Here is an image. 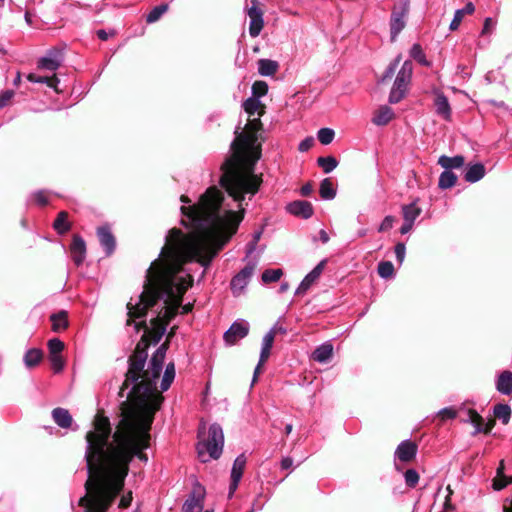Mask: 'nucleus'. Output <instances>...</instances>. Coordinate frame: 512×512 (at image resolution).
I'll return each mask as SVG.
<instances>
[{"mask_svg": "<svg viewBox=\"0 0 512 512\" xmlns=\"http://www.w3.org/2000/svg\"><path fill=\"white\" fill-rule=\"evenodd\" d=\"M261 127L260 119L254 118L248 120L243 131L236 130L231 142L233 153L221 165L220 185L238 203L239 212L225 202L223 192L215 186L209 187L196 204L181 207V223L191 231L186 235L175 228L169 231L158 259L147 269L143 291L127 303L126 324L133 323L135 332L148 329V309L152 313L151 326L161 336L180 307L183 314L192 310L191 303L181 304L193 283L183 265L197 261L206 268L237 232L245 213L242 202L246 196L251 200L263 182L262 176L254 173L261 156L257 144Z\"/></svg>", "mask_w": 512, "mask_h": 512, "instance_id": "obj_1", "label": "nucleus"}, {"mask_svg": "<svg viewBox=\"0 0 512 512\" xmlns=\"http://www.w3.org/2000/svg\"><path fill=\"white\" fill-rule=\"evenodd\" d=\"M167 351L165 344L153 353L148 368L144 370L148 357L147 346L137 344L129 357L126 379L119 392L126 396L121 418L111 437L109 419L97 417L94 430L86 435V468L88 479L86 495L79 504L86 512H106L122 491L129 464L133 457L143 462L148 457L142 451L149 446L152 415L160 408L163 397L157 392V381L161 375Z\"/></svg>", "mask_w": 512, "mask_h": 512, "instance_id": "obj_2", "label": "nucleus"}, {"mask_svg": "<svg viewBox=\"0 0 512 512\" xmlns=\"http://www.w3.org/2000/svg\"><path fill=\"white\" fill-rule=\"evenodd\" d=\"M224 434L221 426L217 423L210 425L208 437L206 440L199 441L197 452L201 462H207L210 459H218L223 451Z\"/></svg>", "mask_w": 512, "mask_h": 512, "instance_id": "obj_3", "label": "nucleus"}, {"mask_svg": "<svg viewBox=\"0 0 512 512\" xmlns=\"http://www.w3.org/2000/svg\"><path fill=\"white\" fill-rule=\"evenodd\" d=\"M412 74L413 64L410 60H406L398 71L389 93L388 101L390 104H397L405 97L412 79Z\"/></svg>", "mask_w": 512, "mask_h": 512, "instance_id": "obj_4", "label": "nucleus"}, {"mask_svg": "<svg viewBox=\"0 0 512 512\" xmlns=\"http://www.w3.org/2000/svg\"><path fill=\"white\" fill-rule=\"evenodd\" d=\"M410 1L411 0H398V3L392 8L389 21L392 42L396 41L398 35L406 26L410 11Z\"/></svg>", "mask_w": 512, "mask_h": 512, "instance_id": "obj_5", "label": "nucleus"}, {"mask_svg": "<svg viewBox=\"0 0 512 512\" xmlns=\"http://www.w3.org/2000/svg\"><path fill=\"white\" fill-rule=\"evenodd\" d=\"M257 266V260H249L231 280L230 287L233 295L238 296L248 285L254 270Z\"/></svg>", "mask_w": 512, "mask_h": 512, "instance_id": "obj_6", "label": "nucleus"}, {"mask_svg": "<svg viewBox=\"0 0 512 512\" xmlns=\"http://www.w3.org/2000/svg\"><path fill=\"white\" fill-rule=\"evenodd\" d=\"M418 446L409 439L403 440L396 448L394 453L395 468L400 471L398 461L408 463L412 461L417 454Z\"/></svg>", "mask_w": 512, "mask_h": 512, "instance_id": "obj_7", "label": "nucleus"}, {"mask_svg": "<svg viewBox=\"0 0 512 512\" xmlns=\"http://www.w3.org/2000/svg\"><path fill=\"white\" fill-rule=\"evenodd\" d=\"M205 489L200 484L194 486L188 498L185 500L183 512H202L204 507Z\"/></svg>", "mask_w": 512, "mask_h": 512, "instance_id": "obj_8", "label": "nucleus"}, {"mask_svg": "<svg viewBox=\"0 0 512 512\" xmlns=\"http://www.w3.org/2000/svg\"><path fill=\"white\" fill-rule=\"evenodd\" d=\"M247 463V458L244 453L238 455L236 459L233 462L232 469H231V482L229 485V498L233 496L235 491L238 488V485L241 481V478L243 476V472L245 469Z\"/></svg>", "mask_w": 512, "mask_h": 512, "instance_id": "obj_9", "label": "nucleus"}, {"mask_svg": "<svg viewBox=\"0 0 512 512\" xmlns=\"http://www.w3.org/2000/svg\"><path fill=\"white\" fill-rule=\"evenodd\" d=\"M249 332V323L245 320L235 321L230 328L224 333V341L233 345L238 340L243 339Z\"/></svg>", "mask_w": 512, "mask_h": 512, "instance_id": "obj_10", "label": "nucleus"}, {"mask_svg": "<svg viewBox=\"0 0 512 512\" xmlns=\"http://www.w3.org/2000/svg\"><path fill=\"white\" fill-rule=\"evenodd\" d=\"M327 263L326 259L321 260L301 281L295 291V295L305 294L312 284L320 277Z\"/></svg>", "mask_w": 512, "mask_h": 512, "instance_id": "obj_11", "label": "nucleus"}, {"mask_svg": "<svg viewBox=\"0 0 512 512\" xmlns=\"http://www.w3.org/2000/svg\"><path fill=\"white\" fill-rule=\"evenodd\" d=\"M62 61L63 55L61 51L53 49L50 50L46 56L38 60L37 66L39 69L55 71L60 67Z\"/></svg>", "mask_w": 512, "mask_h": 512, "instance_id": "obj_12", "label": "nucleus"}, {"mask_svg": "<svg viewBox=\"0 0 512 512\" xmlns=\"http://www.w3.org/2000/svg\"><path fill=\"white\" fill-rule=\"evenodd\" d=\"M287 211L297 217L309 219L314 213L313 206L310 202L304 200H296L287 205Z\"/></svg>", "mask_w": 512, "mask_h": 512, "instance_id": "obj_13", "label": "nucleus"}, {"mask_svg": "<svg viewBox=\"0 0 512 512\" xmlns=\"http://www.w3.org/2000/svg\"><path fill=\"white\" fill-rule=\"evenodd\" d=\"M97 236L100 245L105 250L106 256H110L116 247L115 237L108 226H101L97 229Z\"/></svg>", "mask_w": 512, "mask_h": 512, "instance_id": "obj_14", "label": "nucleus"}, {"mask_svg": "<svg viewBox=\"0 0 512 512\" xmlns=\"http://www.w3.org/2000/svg\"><path fill=\"white\" fill-rule=\"evenodd\" d=\"M71 257L76 266H80L86 257V244L79 235H74L70 247Z\"/></svg>", "mask_w": 512, "mask_h": 512, "instance_id": "obj_15", "label": "nucleus"}, {"mask_svg": "<svg viewBox=\"0 0 512 512\" xmlns=\"http://www.w3.org/2000/svg\"><path fill=\"white\" fill-rule=\"evenodd\" d=\"M435 99L434 106L437 115L442 117L444 120H450L451 118V107L448 98L444 93L438 89L434 90Z\"/></svg>", "mask_w": 512, "mask_h": 512, "instance_id": "obj_16", "label": "nucleus"}, {"mask_svg": "<svg viewBox=\"0 0 512 512\" xmlns=\"http://www.w3.org/2000/svg\"><path fill=\"white\" fill-rule=\"evenodd\" d=\"M496 390L502 395H512V372L505 370L501 372L495 381Z\"/></svg>", "mask_w": 512, "mask_h": 512, "instance_id": "obj_17", "label": "nucleus"}, {"mask_svg": "<svg viewBox=\"0 0 512 512\" xmlns=\"http://www.w3.org/2000/svg\"><path fill=\"white\" fill-rule=\"evenodd\" d=\"M486 174L485 167L482 163L468 165L464 174V179L469 183L480 181Z\"/></svg>", "mask_w": 512, "mask_h": 512, "instance_id": "obj_18", "label": "nucleus"}, {"mask_svg": "<svg viewBox=\"0 0 512 512\" xmlns=\"http://www.w3.org/2000/svg\"><path fill=\"white\" fill-rule=\"evenodd\" d=\"M332 355L333 345L330 342H325L314 350L312 357L318 363H327L332 358Z\"/></svg>", "mask_w": 512, "mask_h": 512, "instance_id": "obj_19", "label": "nucleus"}, {"mask_svg": "<svg viewBox=\"0 0 512 512\" xmlns=\"http://www.w3.org/2000/svg\"><path fill=\"white\" fill-rule=\"evenodd\" d=\"M394 117V111L387 105L381 106L372 118L373 124L377 126L387 125Z\"/></svg>", "mask_w": 512, "mask_h": 512, "instance_id": "obj_20", "label": "nucleus"}, {"mask_svg": "<svg viewBox=\"0 0 512 512\" xmlns=\"http://www.w3.org/2000/svg\"><path fill=\"white\" fill-rule=\"evenodd\" d=\"M52 418L54 422L61 428H69L73 422L71 414L67 409L64 408L53 409Z\"/></svg>", "mask_w": 512, "mask_h": 512, "instance_id": "obj_21", "label": "nucleus"}, {"mask_svg": "<svg viewBox=\"0 0 512 512\" xmlns=\"http://www.w3.org/2000/svg\"><path fill=\"white\" fill-rule=\"evenodd\" d=\"M257 64L258 73L265 77L273 76L279 69L278 62L270 59H260Z\"/></svg>", "mask_w": 512, "mask_h": 512, "instance_id": "obj_22", "label": "nucleus"}, {"mask_svg": "<svg viewBox=\"0 0 512 512\" xmlns=\"http://www.w3.org/2000/svg\"><path fill=\"white\" fill-rule=\"evenodd\" d=\"M417 201L418 200H415L410 204L402 206V215L404 221L415 223V220L420 216L422 209L417 206Z\"/></svg>", "mask_w": 512, "mask_h": 512, "instance_id": "obj_23", "label": "nucleus"}, {"mask_svg": "<svg viewBox=\"0 0 512 512\" xmlns=\"http://www.w3.org/2000/svg\"><path fill=\"white\" fill-rule=\"evenodd\" d=\"M464 157L461 155H457L454 157H449L446 155H442L438 159V164L443 167L445 170H450L453 168H460L464 165Z\"/></svg>", "mask_w": 512, "mask_h": 512, "instance_id": "obj_24", "label": "nucleus"}, {"mask_svg": "<svg viewBox=\"0 0 512 512\" xmlns=\"http://www.w3.org/2000/svg\"><path fill=\"white\" fill-rule=\"evenodd\" d=\"M475 10V7L472 2H468L464 8L458 9L455 11L454 17L450 23V30L455 31L459 28L461 21L465 14H472Z\"/></svg>", "mask_w": 512, "mask_h": 512, "instance_id": "obj_25", "label": "nucleus"}, {"mask_svg": "<svg viewBox=\"0 0 512 512\" xmlns=\"http://www.w3.org/2000/svg\"><path fill=\"white\" fill-rule=\"evenodd\" d=\"M43 358V352L38 348H31L26 351L23 357L24 364L27 368L36 367Z\"/></svg>", "mask_w": 512, "mask_h": 512, "instance_id": "obj_26", "label": "nucleus"}, {"mask_svg": "<svg viewBox=\"0 0 512 512\" xmlns=\"http://www.w3.org/2000/svg\"><path fill=\"white\" fill-rule=\"evenodd\" d=\"M469 421L475 427L476 433H488L490 431V427L484 423V419L474 410H469L468 412Z\"/></svg>", "mask_w": 512, "mask_h": 512, "instance_id": "obj_27", "label": "nucleus"}, {"mask_svg": "<svg viewBox=\"0 0 512 512\" xmlns=\"http://www.w3.org/2000/svg\"><path fill=\"white\" fill-rule=\"evenodd\" d=\"M174 378H175V366H174V363L170 362L166 365V368H165V371H164V374H163V377H162V380H161V383H160V388H161V391H167L172 382L174 381Z\"/></svg>", "mask_w": 512, "mask_h": 512, "instance_id": "obj_28", "label": "nucleus"}, {"mask_svg": "<svg viewBox=\"0 0 512 512\" xmlns=\"http://www.w3.org/2000/svg\"><path fill=\"white\" fill-rule=\"evenodd\" d=\"M457 182V176L450 170H444L439 177L438 186L440 189H449Z\"/></svg>", "mask_w": 512, "mask_h": 512, "instance_id": "obj_29", "label": "nucleus"}, {"mask_svg": "<svg viewBox=\"0 0 512 512\" xmlns=\"http://www.w3.org/2000/svg\"><path fill=\"white\" fill-rule=\"evenodd\" d=\"M319 193L324 200H332L335 198L336 190L329 178H325L321 181Z\"/></svg>", "mask_w": 512, "mask_h": 512, "instance_id": "obj_30", "label": "nucleus"}, {"mask_svg": "<svg viewBox=\"0 0 512 512\" xmlns=\"http://www.w3.org/2000/svg\"><path fill=\"white\" fill-rule=\"evenodd\" d=\"M493 413L503 424H508L511 417V408L508 404L499 403L494 406Z\"/></svg>", "mask_w": 512, "mask_h": 512, "instance_id": "obj_31", "label": "nucleus"}, {"mask_svg": "<svg viewBox=\"0 0 512 512\" xmlns=\"http://www.w3.org/2000/svg\"><path fill=\"white\" fill-rule=\"evenodd\" d=\"M410 56L422 66H431V62L426 59V55L419 43H415L412 45L410 49Z\"/></svg>", "mask_w": 512, "mask_h": 512, "instance_id": "obj_32", "label": "nucleus"}, {"mask_svg": "<svg viewBox=\"0 0 512 512\" xmlns=\"http://www.w3.org/2000/svg\"><path fill=\"white\" fill-rule=\"evenodd\" d=\"M50 320L52 322V328L56 332L65 329L68 326L66 311L62 310L58 313L52 314L50 316Z\"/></svg>", "mask_w": 512, "mask_h": 512, "instance_id": "obj_33", "label": "nucleus"}, {"mask_svg": "<svg viewBox=\"0 0 512 512\" xmlns=\"http://www.w3.org/2000/svg\"><path fill=\"white\" fill-rule=\"evenodd\" d=\"M68 214L65 211H61L53 223L54 229L59 234H64L70 229V225L67 221Z\"/></svg>", "mask_w": 512, "mask_h": 512, "instance_id": "obj_34", "label": "nucleus"}, {"mask_svg": "<svg viewBox=\"0 0 512 512\" xmlns=\"http://www.w3.org/2000/svg\"><path fill=\"white\" fill-rule=\"evenodd\" d=\"M168 10V4H160L155 6L146 16V22L151 24L158 21L161 16Z\"/></svg>", "mask_w": 512, "mask_h": 512, "instance_id": "obj_35", "label": "nucleus"}, {"mask_svg": "<svg viewBox=\"0 0 512 512\" xmlns=\"http://www.w3.org/2000/svg\"><path fill=\"white\" fill-rule=\"evenodd\" d=\"M317 164L323 169L325 173L332 172L337 166L338 161L333 156L319 157L317 159Z\"/></svg>", "mask_w": 512, "mask_h": 512, "instance_id": "obj_36", "label": "nucleus"}, {"mask_svg": "<svg viewBox=\"0 0 512 512\" xmlns=\"http://www.w3.org/2000/svg\"><path fill=\"white\" fill-rule=\"evenodd\" d=\"M378 274L381 278L388 279L394 276V266L390 261H381L377 267Z\"/></svg>", "mask_w": 512, "mask_h": 512, "instance_id": "obj_37", "label": "nucleus"}, {"mask_svg": "<svg viewBox=\"0 0 512 512\" xmlns=\"http://www.w3.org/2000/svg\"><path fill=\"white\" fill-rule=\"evenodd\" d=\"M335 137V132L331 128H321L317 132V138L323 145H329Z\"/></svg>", "mask_w": 512, "mask_h": 512, "instance_id": "obj_38", "label": "nucleus"}, {"mask_svg": "<svg viewBox=\"0 0 512 512\" xmlns=\"http://www.w3.org/2000/svg\"><path fill=\"white\" fill-rule=\"evenodd\" d=\"M283 275V271L281 269H266L262 273V281L264 283H271L278 281Z\"/></svg>", "mask_w": 512, "mask_h": 512, "instance_id": "obj_39", "label": "nucleus"}, {"mask_svg": "<svg viewBox=\"0 0 512 512\" xmlns=\"http://www.w3.org/2000/svg\"><path fill=\"white\" fill-rule=\"evenodd\" d=\"M260 104V100L252 96L244 101L243 108L247 114L252 116L259 109Z\"/></svg>", "mask_w": 512, "mask_h": 512, "instance_id": "obj_40", "label": "nucleus"}, {"mask_svg": "<svg viewBox=\"0 0 512 512\" xmlns=\"http://www.w3.org/2000/svg\"><path fill=\"white\" fill-rule=\"evenodd\" d=\"M52 194V192L48 190H38L31 194V200H33L37 205L45 206L48 204V197Z\"/></svg>", "mask_w": 512, "mask_h": 512, "instance_id": "obj_41", "label": "nucleus"}, {"mask_svg": "<svg viewBox=\"0 0 512 512\" xmlns=\"http://www.w3.org/2000/svg\"><path fill=\"white\" fill-rule=\"evenodd\" d=\"M270 351H271V349H270V348L261 347L259 361H258L257 366L255 367V370H254L253 383H254V382H256L257 376H258V374L260 373V369H261L262 365H263V364L266 362V360L269 358V356H270Z\"/></svg>", "mask_w": 512, "mask_h": 512, "instance_id": "obj_42", "label": "nucleus"}, {"mask_svg": "<svg viewBox=\"0 0 512 512\" xmlns=\"http://www.w3.org/2000/svg\"><path fill=\"white\" fill-rule=\"evenodd\" d=\"M63 349L64 343L60 339L53 338L48 341L49 355H61Z\"/></svg>", "mask_w": 512, "mask_h": 512, "instance_id": "obj_43", "label": "nucleus"}, {"mask_svg": "<svg viewBox=\"0 0 512 512\" xmlns=\"http://www.w3.org/2000/svg\"><path fill=\"white\" fill-rule=\"evenodd\" d=\"M264 26V20L263 18L259 19H250V25H249V34L251 37H257Z\"/></svg>", "mask_w": 512, "mask_h": 512, "instance_id": "obj_44", "label": "nucleus"}, {"mask_svg": "<svg viewBox=\"0 0 512 512\" xmlns=\"http://www.w3.org/2000/svg\"><path fill=\"white\" fill-rule=\"evenodd\" d=\"M405 483L408 487L414 488L419 481V474L415 469H408L404 473Z\"/></svg>", "mask_w": 512, "mask_h": 512, "instance_id": "obj_45", "label": "nucleus"}, {"mask_svg": "<svg viewBox=\"0 0 512 512\" xmlns=\"http://www.w3.org/2000/svg\"><path fill=\"white\" fill-rule=\"evenodd\" d=\"M262 233V230L254 232L252 240L246 246V257L244 260H247L248 257L256 250L257 243L261 239Z\"/></svg>", "mask_w": 512, "mask_h": 512, "instance_id": "obj_46", "label": "nucleus"}, {"mask_svg": "<svg viewBox=\"0 0 512 512\" xmlns=\"http://www.w3.org/2000/svg\"><path fill=\"white\" fill-rule=\"evenodd\" d=\"M268 91V85L263 81H256L252 85V95L259 99L264 96Z\"/></svg>", "mask_w": 512, "mask_h": 512, "instance_id": "obj_47", "label": "nucleus"}, {"mask_svg": "<svg viewBox=\"0 0 512 512\" xmlns=\"http://www.w3.org/2000/svg\"><path fill=\"white\" fill-rule=\"evenodd\" d=\"M27 80L32 83H40V84L50 85L51 82L56 80V75H53L52 77H47V76H37L34 73H29L27 75Z\"/></svg>", "mask_w": 512, "mask_h": 512, "instance_id": "obj_48", "label": "nucleus"}, {"mask_svg": "<svg viewBox=\"0 0 512 512\" xmlns=\"http://www.w3.org/2000/svg\"><path fill=\"white\" fill-rule=\"evenodd\" d=\"M51 367L55 373H59L64 368V360L61 355H49Z\"/></svg>", "mask_w": 512, "mask_h": 512, "instance_id": "obj_49", "label": "nucleus"}, {"mask_svg": "<svg viewBox=\"0 0 512 512\" xmlns=\"http://www.w3.org/2000/svg\"><path fill=\"white\" fill-rule=\"evenodd\" d=\"M252 6L248 8L247 14L250 19H259L263 18V12L262 10L257 6L258 1L257 0H251Z\"/></svg>", "mask_w": 512, "mask_h": 512, "instance_id": "obj_50", "label": "nucleus"}, {"mask_svg": "<svg viewBox=\"0 0 512 512\" xmlns=\"http://www.w3.org/2000/svg\"><path fill=\"white\" fill-rule=\"evenodd\" d=\"M436 416L440 417L442 420L454 419L457 416V412L452 407H445L439 410Z\"/></svg>", "mask_w": 512, "mask_h": 512, "instance_id": "obj_51", "label": "nucleus"}, {"mask_svg": "<svg viewBox=\"0 0 512 512\" xmlns=\"http://www.w3.org/2000/svg\"><path fill=\"white\" fill-rule=\"evenodd\" d=\"M394 252H395L396 260L399 262V264H402L405 259V255H406L405 244L402 242L397 243L395 245Z\"/></svg>", "mask_w": 512, "mask_h": 512, "instance_id": "obj_52", "label": "nucleus"}, {"mask_svg": "<svg viewBox=\"0 0 512 512\" xmlns=\"http://www.w3.org/2000/svg\"><path fill=\"white\" fill-rule=\"evenodd\" d=\"M394 217L391 215L386 216L378 227V232H386L393 227Z\"/></svg>", "mask_w": 512, "mask_h": 512, "instance_id": "obj_53", "label": "nucleus"}, {"mask_svg": "<svg viewBox=\"0 0 512 512\" xmlns=\"http://www.w3.org/2000/svg\"><path fill=\"white\" fill-rule=\"evenodd\" d=\"M314 143H315V140L313 137H311V136L306 137L299 143L298 150L300 152H307L308 150H310L313 147Z\"/></svg>", "mask_w": 512, "mask_h": 512, "instance_id": "obj_54", "label": "nucleus"}, {"mask_svg": "<svg viewBox=\"0 0 512 512\" xmlns=\"http://www.w3.org/2000/svg\"><path fill=\"white\" fill-rule=\"evenodd\" d=\"M512 483V476H507L506 479H494L493 480V488L496 491H500L504 489L508 484Z\"/></svg>", "mask_w": 512, "mask_h": 512, "instance_id": "obj_55", "label": "nucleus"}, {"mask_svg": "<svg viewBox=\"0 0 512 512\" xmlns=\"http://www.w3.org/2000/svg\"><path fill=\"white\" fill-rule=\"evenodd\" d=\"M274 339L275 336L270 331H268L262 339V347L271 349L274 343Z\"/></svg>", "mask_w": 512, "mask_h": 512, "instance_id": "obj_56", "label": "nucleus"}, {"mask_svg": "<svg viewBox=\"0 0 512 512\" xmlns=\"http://www.w3.org/2000/svg\"><path fill=\"white\" fill-rule=\"evenodd\" d=\"M274 336H276L277 334H282V335H285L287 333V329L281 325L278 322H276L272 327L271 329L269 330Z\"/></svg>", "mask_w": 512, "mask_h": 512, "instance_id": "obj_57", "label": "nucleus"}, {"mask_svg": "<svg viewBox=\"0 0 512 512\" xmlns=\"http://www.w3.org/2000/svg\"><path fill=\"white\" fill-rule=\"evenodd\" d=\"M494 26H495V22L493 21V19L490 17L486 18L484 21L483 29H482V34L490 33L493 30Z\"/></svg>", "mask_w": 512, "mask_h": 512, "instance_id": "obj_58", "label": "nucleus"}, {"mask_svg": "<svg viewBox=\"0 0 512 512\" xmlns=\"http://www.w3.org/2000/svg\"><path fill=\"white\" fill-rule=\"evenodd\" d=\"M132 501V493L129 492L126 495H123L120 499L119 507L122 509L128 508Z\"/></svg>", "mask_w": 512, "mask_h": 512, "instance_id": "obj_59", "label": "nucleus"}, {"mask_svg": "<svg viewBox=\"0 0 512 512\" xmlns=\"http://www.w3.org/2000/svg\"><path fill=\"white\" fill-rule=\"evenodd\" d=\"M96 34H97V36H98V38H99L100 40H102V41H106V40H108V38H109L110 36H114V35H115V30H113V29H112V30H110L109 32H107V31H106V30H104V29H100V30H98V31L96 32Z\"/></svg>", "mask_w": 512, "mask_h": 512, "instance_id": "obj_60", "label": "nucleus"}, {"mask_svg": "<svg viewBox=\"0 0 512 512\" xmlns=\"http://www.w3.org/2000/svg\"><path fill=\"white\" fill-rule=\"evenodd\" d=\"M280 465L283 470L290 469L293 465V459L289 456L283 457Z\"/></svg>", "mask_w": 512, "mask_h": 512, "instance_id": "obj_61", "label": "nucleus"}, {"mask_svg": "<svg viewBox=\"0 0 512 512\" xmlns=\"http://www.w3.org/2000/svg\"><path fill=\"white\" fill-rule=\"evenodd\" d=\"M13 91L7 90L0 95V101H3V107L7 104V102L13 97Z\"/></svg>", "mask_w": 512, "mask_h": 512, "instance_id": "obj_62", "label": "nucleus"}, {"mask_svg": "<svg viewBox=\"0 0 512 512\" xmlns=\"http://www.w3.org/2000/svg\"><path fill=\"white\" fill-rule=\"evenodd\" d=\"M413 225L414 223H411V222H408V221H404L401 228H400V233L401 234H407L408 232H410L413 228Z\"/></svg>", "mask_w": 512, "mask_h": 512, "instance_id": "obj_63", "label": "nucleus"}, {"mask_svg": "<svg viewBox=\"0 0 512 512\" xmlns=\"http://www.w3.org/2000/svg\"><path fill=\"white\" fill-rule=\"evenodd\" d=\"M313 191V186L311 185V183H306L305 185H303L301 187V195L302 196H309Z\"/></svg>", "mask_w": 512, "mask_h": 512, "instance_id": "obj_64", "label": "nucleus"}]
</instances>
